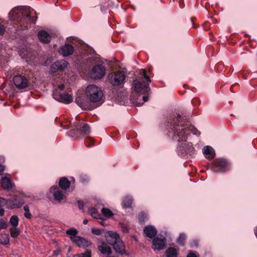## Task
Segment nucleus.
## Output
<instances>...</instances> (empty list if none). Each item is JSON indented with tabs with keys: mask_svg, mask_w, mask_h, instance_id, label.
<instances>
[{
	"mask_svg": "<svg viewBox=\"0 0 257 257\" xmlns=\"http://www.w3.org/2000/svg\"><path fill=\"white\" fill-rule=\"evenodd\" d=\"M103 231V229H100L96 228H92L91 229V232L93 234L99 235L102 233V232Z\"/></svg>",
	"mask_w": 257,
	"mask_h": 257,
	"instance_id": "nucleus-45",
	"label": "nucleus"
},
{
	"mask_svg": "<svg viewBox=\"0 0 257 257\" xmlns=\"http://www.w3.org/2000/svg\"><path fill=\"white\" fill-rule=\"evenodd\" d=\"M10 242V237L8 234H2L0 237V243L7 245Z\"/></svg>",
	"mask_w": 257,
	"mask_h": 257,
	"instance_id": "nucleus-31",
	"label": "nucleus"
},
{
	"mask_svg": "<svg viewBox=\"0 0 257 257\" xmlns=\"http://www.w3.org/2000/svg\"><path fill=\"white\" fill-rule=\"evenodd\" d=\"M61 252V249L60 248H57V249H56L53 251L52 255L54 256H57L59 254H60Z\"/></svg>",
	"mask_w": 257,
	"mask_h": 257,
	"instance_id": "nucleus-48",
	"label": "nucleus"
},
{
	"mask_svg": "<svg viewBox=\"0 0 257 257\" xmlns=\"http://www.w3.org/2000/svg\"><path fill=\"white\" fill-rule=\"evenodd\" d=\"M0 200H1V197H0Z\"/></svg>",
	"mask_w": 257,
	"mask_h": 257,
	"instance_id": "nucleus-63",
	"label": "nucleus"
},
{
	"mask_svg": "<svg viewBox=\"0 0 257 257\" xmlns=\"http://www.w3.org/2000/svg\"><path fill=\"white\" fill-rule=\"evenodd\" d=\"M245 37H249V35H248V34H245Z\"/></svg>",
	"mask_w": 257,
	"mask_h": 257,
	"instance_id": "nucleus-58",
	"label": "nucleus"
},
{
	"mask_svg": "<svg viewBox=\"0 0 257 257\" xmlns=\"http://www.w3.org/2000/svg\"><path fill=\"white\" fill-rule=\"evenodd\" d=\"M6 31V28L2 23H0V36L4 34Z\"/></svg>",
	"mask_w": 257,
	"mask_h": 257,
	"instance_id": "nucleus-47",
	"label": "nucleus"
},
{
	"mask_svg": "<svg viewBox=\"0 0 257 257\" xmlns=\"http://www.w3.org/2000/svg\"><path fill=\"white\" fill-rule=\"evenodd\" d=\"M186 239V235L184 233H181L178 239V243L180 245H184L185 244V240Z\"/></svg>",
	"mask_w": 257,
	"mask_h": 257,
	"instance_id": "nucleus-40",
	"label": "nucleus"
},
{
	"mask_svg": "<svg viewBox=\"0 0 257 257\" xmlns=\"http://www.w3.org/2000/svg\"><path fill=\"white\" fill-rule=\"evenodd\" d=\"M19 219L18 216L13 215L10 219V223L12 227H17L19 224Z\"/></svg>",
	"mask_w": 257,
	"mask_h": 257,
	"instance_id": "nucleus-30",
	"label": "nucleus"
},
{
	"mask_svg": "<svg viewBox=\"0 0 257 257\" xmlns=\"http://www.w3.org/2000/svg\"><path fill=\"white\" fill-rule=\"evenodd\" d=\"M79 180L81 183L85 184L89 182L90 179L87 175L85 174H81L80 175Z\"/></svg>",
	"mask_w": 257,
	"mask_h": 257,
	"instance_id": "nucleus-39",
	"label": "nucleus"
},
{
	"mask_svg": "<svg viewBox=\"0 0 257 257\" xmlns=\"http://www.w3.org/2000/svg\"><path fill=\"white\" fill-rule=\"evenodd\" d=\"M102 214L108 218L111 217L113 215V212L109 209L103 207L101 210Z\"/></svg>",
	"mask_w": 257,
	"mask_h": 257,
	"instance_id": "nucleus-33",
	"label": "nucleus"
},
{
	"mask_svg": "<svg viewBox=\"0 0 257 257\" xmlns=\"http://www.w3.org/2000/svg\"><path fill=\"white\" fill-rule=\"evenodd\" d=\"M76 103L83 109H91L92 108L88 104L85 103L81 98H77L75 100Z\"/></svg>",
	"mask_w": 257,
	"mask_h": 257,
	"instance_id": "nucleus-28",
	"label": "nucleus"
},
{
	"mask_svg": "<svg viewBox=\"0 0 257 257\" xmlns=\"http://www.w3.org/2000/svg\"><path fill=\"white\" fill-rule=\"evenodd\" d=\"M88 221L87 219H84L83 220V223L84 224H87L88 223Z\"/></svg>",
	"mask_w": 257,
	"mask_h": 257,
	"instance_id": "nucleus-55",
	"label": "nucleus"
},
{
	"mask_svg": "<svg viewBox=\"0 0 257 257\" xmlns=\"http://www.w3.org/2000/svg\"><path fill=\"white\" fill-rule=\"evenodd\" d=\"M177 152L178 155L186 158H193L196 154L191 143H181L178 146Z\"/></svg>",
	"mask_w": 257,
	"mask_h": 257,
	"instance_id": "nucleus-8",
	"label": "nucleus"
},
{
	"mask_svg": "<svg viewBox=\"0 0 257 257\" xmlns=\"http://www.w3.org/2000/svg\"><path fill=\"white\" fill-rule=\"evenodd\" d=\"M189 119V115H187L183 112L182 114H178L176 118L173 117L168 119L167 127L168 137L180 142H186L190 133L197 136L200 135V132L190 124Z\"/></svg>",
	"mask_w": 257,
	"mask_h": 257,
	"instance_id": "nucleus-1",
	"label": "nucleus"
},
{
	"mask_svg": "<svg viewBox=\"0 0 257 257\" xmlns=\"http://www.w3.org/2000/svg\"><path fill=\"white\" fill-rule=\"evenodd\" d=\"M85 145L87 147H91L94 144V139L90 137H87L85 139Z\"/></svg>",
	"mask_w": 257,
	"mask_h": 257,
	"instance_id": "nucleus-34",
	"label": "nucleus"
},
{
	"mask_svg": "<svg viewBox=\"0 0 257 257\" xmlns=\"http://www.w3.org/2000/svg\"><path fill=\"white\" fill-rule=\"evenodd\" d=\"M108 234L109 236L106 238L107 242L113 246L116 252L121 255L124 254L125 253V246L118 234L110 231Z\"/></svg>",
	"mask_w": 257,
	"mask_h": 257,
	"instance_id": "nucleus-4",
	"label": "nucleus"
},
{
	"mask_svg": "<svg viewBox=\"0 0 257 257\" xmlns=\"http://www.w3.org/2000/svg\"><path fill=\"white\" fill-rule=\"evenodd\" d=\"M1 185L4 189L10 190L12 189L14 184L10 178L5 177L1 180Z\"/></svg>",
	"mask_w": 257,
	"mask_h": 257,
	"instance_id": "nucleus-23",
	"label": "nucleus"
},
{
	"mask_svg": "<svg viewBox=\"0 0 257 257\" xmlns=\"http://www.w3.org/2000/svg\"><path fill=\"white\" fill-rule=\"evenodd\" d=\"M52 96L56 100L66 104L70 103L73 101V97L71 94L59 92L58 89L53 90Z\"/></svg>",
	"mask_w": 257,
	"mask_h": 257,
	"instance_id": "nucleus-11",
	"label": "nucleus"
},
{
	"mask_svg": "<svg viewBox=\"0 0 257 257\" xmlns=\"http://www.w3.org/2000/svg\"><path fill=\"white\" fill-rule=\"evenodd\" d=\"M166 239L160 238L158 237H155L152 241V248L154 250H161L165 248Z\"/></svg>",
	"mask_w": 257,
	"mask_h": 257,
	"instance_id": "nucleus-16",
	"label": "nucleus"
},
{
	"mask_svg": "<svg viewBox=\"0 0 257 257\" xmlns=\"http://www.w3.org/2000/svg\"><path fill=\"white\" fill-rule=\"evenodd\" d=\"M5 170V167L0 163V175H2Z\"/></svg>",
	"mask_w": 257,
	"mask_h": 257,
	"instance_id": "nucleus-52",
	"label": "nucleus"
},
{
	"mask_svg": "<svg viewBox=\"0 0 257 257\" xmlns=\"http://www.w3.org/2000/svg\"><path fill=\"white\" fill-rule=\"evenodd\" d=\"M50 193L52 194L54 199L60 202L64 198V195L60 191V188L57 185L52 186L50 189Z\"/></svg>",
	"mask_w": 257,
	"mask_h": 257,
	"instance_id": "nucleus-17",
	"label": "nucleus"
},
{
	"mask_svg": "<svg viewBox=\"0 0 257 257\" xmlns=\"http://www.w3.org/2000/svg\"><path fill=\"white\" fill-rule=\"evenodd\" d=\"M5 205V199L1 198V200H0V216H2L4 215L5 213V210L3 208V206Z\"/></svg>",
	"mask_w": 257,
	"mask_h": 257,
	"instance_id": "nucleus-43",
	"label": "nucleus"
},
{
	"mask_svg": "<svg viewBox=\"0 0 257 257\" xmlns=\"http://www.w3.org/2000/svg\"><path fill=\"white\" fill-rule=\"evenodd\" d=\"M36 14L30 7H25V10L15 8L9 14L11 19L18 23V28L20 30L28 29L32 24H35L37 19Z\"/></svg>",
	"mask_w": 257,
	"mask_h": 257,
	"instance_id": "nucleus-2",
	"label": "nucleus"
},
{
	"mask_svg": "<svg viewBox=\"0 0 257 257\" xmlns=\"http://www.w3.org/2000/svg\"><path fill=\"white\" fill-rule=\"evenodd\" d=\"M147 217V214L144 212H141L138 214V220H139V222L141 224L144 223Z\"/></svg>",
	"mask_w": 257,
	"mask_h": 257,
	"instance_id": "nucleus-36",
	"label": "nucleus"
},
{
	"mask_svg": "<svg viewBox=\"0 0 257 257\" xmlns=\"http://www.w3.org/2000/svg\"><path fill=\"white\" fill-rule=\"evenodd\" d=\"M25 203L23 198L18 195H14L8 199H5V205L10 209L21 208Z\"/></svg>",
	"mask_w": 257,
	"mask_h": 257,
	"instance_id": "nucleus-10",
	"label": "nucleus"
},
{
	"mask_svg": "<svg viewBox=\"0 0 257 257\" xmlns=\"http://www.w3.org/2000/svg\"><path fill=\"white\" fill-rule=\"evenodd\" d=\"M86 94L87 99L93 103L99 102L103 95L101 88L93 84L87 87Z\"/></svg>",
	"mask_w": 257,
	"mask_h": 257,
	"instance_id": "nucleus-6",
	"label": "nucleus"
},
{
	"mask_svg": "<svg viewBox=\"0 0 257 257\" xmlns=\"http://www.w3.org/2000/svg\"><path fill=\"white\" fill-rule=\"evenodd\" d=\"M179 6H180V8L183 9L185 5H184V3H180L179 4Z\"/></svg>",
	"mask_w": 257,
	"mask_h": 257,
	"instance_id": "nucleus-54",
	"label": "nucleus"
},
{
	"mask_svg": "<svg viewBox=\"0 0 257 257\" xmlns=\"http://www.w3.org/2000/svg\"><path fill=\"white\" fill-rule=\"evenodd\" d=\"M20 55L22 56V57H24V56H25V54H24V55H22V54H20Z\"/></svg>",
	"mask_w": 257,
	"mask_h": 257,
	"instance_id": "nucleus-59",
	"label": "nucleus"
},
{
	"mask_svg": "<svg viewBox=\"0 0 257 257\" xmlns=\"http://www.w3.org/2000/svg\"><path fill=\"white\" fill-rule=\"evenodd\" d=\"M120 226L123 232L125 233L128 232L129 228L124 223H120Z\"/></svg>",
	"mask_w": 257,
	"mask_h": 257,
	"instance_id": "nucleus-46",
	"label": "nucleus"
},
{
	"mask_svg": "<svg viewBox=\"0 0 257 257\" xmlns=\"http://www.w3.org/2000/svg\"><path fill=\"white\" fill-rule=\"evenodd\" d=\"M100 224H102V225H104V224H103V221H101L100 222Z\"/></svg>",
	"mask_w": 257,
	"mask_h": 257,
	"instance_id": "nucleus-60",
	"label": "nucleus"
},
{
	"mask_svg": "<svg viewBox=\"0 0 257 257\" xmlns=\"http://www.w3.org/2000/svg\"><path fill=\"white\" fill-rule=\"evenodd\" d=\"M149 94H137L136 92H133L130 98V101L132 103L136 106L142 105L145 102L149 100Z\"/></svg>",
	"mask_w": 257,
	"mask_h": 257,
	"instance_id": "nucleus-12",
	"label": "nucleus"
},
{
	"mask_svg": "<svg viewBox=\"0 0 257 257\" xmlns=\"http://www.w3.org/2000/svg\"><path fill=\"white\" fill-rule=\"evenodd\" d=\"M75 126V128L71 129L68 132V135L75 139H81L84 136L87 135L90 133V127L87 123L82 122L79 124L77 123Z\"/></svg>",
	"mask_w": 257,
	"mask_h": 257,
	"instance_id": "nucleus-5",
	"label": "nucleus"
},
{
	"mask_svg": "<svg viewBox=\"0 0 257 257\" xmlns=\"http://www.w3.org/2000/svg\"><path fill=\"white\" fill-rule=\"evenodd\" d=\"M98 249L102 254L110 255L112 253L111 248L105 242H102L101 245H99Z\"/></svg>",
	"mask_w": 257,
	"mask_h": 257,
	"instance_id": "nucleus-25",
	"label": "nucleus"
},
{
	"mask_svg": "<svg viewBox=\"0 0 257 257\" xmlns=\"http://www.w3.org/2000/svg\"><path fill=\"white\" fill-rule=\"evenodd\" d=\"M73 257H91V250L86 249L84 252L74 254Z\"/></svg>",
	"mask_w": 257,
	"mask_h": 257,
	"instance_id": "nucleus-35",
	"label": "nucleus"
},
{
	"mask_svg": "<svg viewBox=\"0 0 257 257\" xmlns=\"http://www.w3.org/2000/svg\"><path fill=\"white\" fill-rule=\"evenodd\" d=\"M87 64L88 66L92 65L97 62V57L96 56H91L86 59Z\"/></svg>",
	"mask_w": 257,
	"mask_h": 257,
	"instance_id": "nucleus-37",
	"label": "nucleus"
},
{
	"mask_svg": "<svg viewBox=\"0 0 257 257\" xmlns=\"http://www.w3.org/2000/svg\"><path fill=\"white\" fill-rule=\"evenodd\" d=\"M89 212L91 216L94 218H100V215L98 213L97 210L95 208H90Z\"/></svg>",
	"mask_w": 257,
	"mask_h": 257,
	"instance_id": "nucleus-38",
	"label": "nucleus"
},
{
	"mask_svg": "<svg viewBox=\"0 0 257 257\" xmlns=\"http://www.w3.org/2000/svg\"><path fill=\"white\" fill-rule=\"evenodd\" d=\"M66 233L69 235L70 239L72 242H73L74 239H76V237L78 236L77 235L78 233V231L75 228L72 227L69 229L67 230L66 231Z\"/></svg>",
	"mask_w": 257,
	"mask_h": 257,
	"instance_id": "nucleus-27",
	"label": "nucleus"
},
{
	"mask_svg": "<svg viewBox=\"0 0 257 257\" xmlns=\"http://www.w3.org/2000/svg\"><path fill=\"white\" fill-rule=\"evenodd\" d=\"M194 244H195V245L196 246H197V242L196 241H194Z\"/></svg>",
	"mask_w": 257,
	"mask_h": 257,
	"instance_id": "nucleus-57",
	"label": "nucleus"
},
{
	"mask_svg": "<svg viewBox=\"0 0 257 257\" xmlns=\"http://www.w3.org/2000/svg\"><path fill=\"white\" fill-rule=\"evenodd\" d=\"M107 78L108 81L112 85L120 86L124 83L125 75L123 72L117 71L109 74Z\"/></svg>",
	"mask_w": 257,
	"mask_h": 257,
	"instance_id": "nucleus-9",
	"label": "nucleus"
},
{
	"mask_svg": "<svg viewBox=\"0 0 257 257\" xmlns=\"http://www.w3.org/2000/svg\"><path fill=\"white\" fill-rule=\"evenodd\" d=\"M74 50L73 46L68 44H65L64 45L60 47L59 52L63 56L66 57L72 55L74 52Z\"/></svg>",
	"mask_w": 257,
	"mask_h": 257,
	"instance_id": "nucleus-18",
	"label": "nucleus"
},
{
	"mask_svg": "<svg viewBox=\"0 0 257 257\" xmlns=\"http://www.w3.org/2000/svg\"><path fill=\"white\" fill-rule=\"evenodd\" d=\"M68 63L64 60H57L51 66L53 72L63 71L67 67Z\"/></svg>",
	"mask_w": 257,
	"mask_h": 257,
	"instance_id": "nucleus-15",
	"label": "nucleus"
},
{
	"mask_svg": "<svg viewBox=\"0 0 257 257\" xmlns=\"http://www.w3.org/2000/svg\"><path fill=\"white\" fill-rule=\"evenodd\" d=\"M232 88H233V86L232 85V86L230 87V91H232V92H233V89H232Z\"/></svg>",
	"mask_w": 257,
	"mask_h": 257,
	"instance_id": "nucleus-56",
	"label": "nucleus"
},
{
	"mask_svg": "<svg viewBox=\"0 0 257 257\" xmlns=\"http://www.w3.org/2000/svg\"><path fill=\"white\" fill-rule=\"evenodd\" d=\"M141 76L136 78L132 83V89L133 92L137 94H150L151 88L149 86V83L151 82L150 77L147 75V71L143 69Z\"/></svg>",
	"mask_w": 257,
	"mask_h": 257,
	"instance_id": "nucleus-3",
	"label": "nucleus"
},
{
	"mask_svg": "<svg viewBox=\"0 0 257 257\" xmlns=\"http://www.w3.org/2000/svg\"><path fill=\"white\" fill-rule=\"evenodd\" d=\"M9 224L4 218L0 219V230L7 228Z\"/></svg>",
	"mask_w": 257,
	"mask_h": 257,
	"instance_id": "nucleus-42",
	"label": "nucleus"
},
{
	"mask_svg": "<svg viewBox=\"0 0 257 257\" xmlns=\"http://www.w3.org/2000/svg\"><path fill=\"white\" fill-rule=\"evenodd\" d=\"M40 41L42 43L47 44L49 43L51 40V36L46 31H41L39 32L38 35Z\"/></svg>",
	"mask_w": 257,
	"mask_h": 257,
	"instance_id": "nucleus-20",
	"label": "nucleus"
},
{
	"mask_svg": "<svg viewBox=\"0 0 257 257\" xmlns=\"http://www.w3.org/2000/svg\"><path fill=\"white\" fill-rule=\"evenodd\" d=\"M106 69L102 64L94 66L92 69L90 76L92 78L95 80L101 79L105 74Z\"/></svg>",
	"mask_w": 257,
	"mask_h": 257,
	"instance_id": "nucleus-14",
	"label": "nucleus"
},
{
	"mask_svg": "<svg viewBox=\"0 0 257 257\" xmlns=\"http://www.w3.org/2000/svg\"><path fill=\"white\" fill-rule=\"evenodd\" d=\"M70 182L65 177L61 178L59 182V186L62 190H66L69 188Z\"/></svg>",
	"mask_w": 257,
	"mask_h": 257,
	"instance_id": "nucleus-26",
	"label": "nucleus"
},
{
	"mask_svg": "<svg viewBox=\"0 0 257 257\" xmlns=\"http://www.w3.org/2000/svg\"><path fill=\"white\" fill-rule=\"evenodd\" d=\"M13 82L16 87L19 89H24L30 86L29 81L26 77L20 74L14 77Z\"/></svg>",
	"mask_w": 257,
	"mask_h": 257,
	"instance_id": "nucleus-13",
	"label": "nucleus"
},
{
	"mask_svg": "<svg viewBox=\"0 0 257 257\" xmlns=\"http://www.w3.org/2000/svg\"><path fill=\"white\" fill-rule=\"evenodd\" d=\"M230 163L225 159L217 158L212 163V170L215 173H224L230 170Z\"/></svg>",
	"mask_w": 257,
	"mask_h": 257,
	"instance_id": "nucleus-7",
	"label": "nucleus"
},
{
	"mask_svg": "<svg viewBox=\"0 0 257 257\" xmlns=\"http://www.w3.org/2000/svg\"><path fill=\"white\" fill-rule=\"evenodd\" d=\"M255 235L257 236V232H256V230H255Z\"/></svg>",
	"mask_w": 257,
	"mask_h": 257,
	"instance_id": "nucleus-61",
	"label": "nucleus"
},
{
	"mask_svg": "<svg viewBox=\"0 0 257 257\" xmlns=\"http://www.w3.org/2000/svg\"><path fill=\"white\" fill-rule=\"evenodd\" d=\"M166 257H177L178 252L174 247H169L165 252Z\"/></svg>",
	"mask_w": 257,
	"mask_h": 257,
	"instance_id": "nucleus-29",
	"label": "nucleus"
},
{
	"mask_svg": "<svg viewBox=\"0 0 257 257\" xmlns=\"http://www.w3.org/2000/svg\"><path fill=\"white\" fill-rule=\"evenodd\" d=\"M202 151L205 157L208 159H212L215 156V151L211 146L204 147Z\"/></svg>",
	"mask_w": 257,
	"mask_h": 257,
	"instance_id": "nucleus-22",
	"label": "nucleus"
},
{
	"mask_svg": "<svg viewBox=\"0 0 257 257\" xmlns=\"http://www.w3.org/2000/svg\"><path fill=\"white\" fill-rule=\"evenodd\" d=\"M64 87H65V86H64V84H61L58 87V88L57 89H58L59 90V92H61L64 90Z\"/></svg>",
	"mask_w": 257,
	"mask_h": 257,
	"instance_id": "nucleus-50",
	"label": "nucleus"
},
{
	"mask_svg": "<svg viewBox=\"0 0 257 257\" xmlns=\"http://www.w3.org/2000/svg\"><path fill=\"white\" fill-rule=\"evenodd\" d=\"M61 127H63V124H62V123H61Z\"/></svg>",
	"mask_w": 257,
	"mask_h": 257,
	"instance_id": "nucleus-62",
	"label": "nucleus"
},
{
	"mask_svg": "<svg viewBox=\"0 0 257 257\" xmlns=\"http://www.w3.org/2000/svg\"><path fill=\"white\" fill-rule=\"evenodd\" d=\"M192 104L193 106H199L200 104L201 100L198 97H195L192 99L191 101Z\"/></svg>",
	"mask_w": 257,
	"mask_h": 257,
	"instance_id": "nucleus-44",
	"label": "nucleus"
},
{
	"mask_svg": "<svg viewBox=\"0 0 257 257\" xmlns=\"http://www.w3.org/2000/svg\"><path fill=\"white\" fill-rule=\"evenodd\" d=\"M134 201V199L132 196H125L122 201V206L123 208H131Z\"/></svg>",
	"mask_w": 257,
	"mask_h": 257,
	"instance_id": "nucleus-24",
	"label": "nucleus"
},
{
	"mask_svg": "<svg viewBox=\"0 0 257 257\" xmlns=\"http://www.w3.org/2000/svg\"><path fill=\"white\" fill-rule=\"evenodd\" d=\"M24 210L25 211L24 216L28 219H31L32 218V214L30 212L29 207L28 205H25L24 206Z\"/></svg>",
	"mask_w": 257,
	"mask_h": 257,
	"instance_id": "nucleus-41",
	"label": "nucleus"
},
{
	"mask_svg": "<svg viewBox=\"0 0 257 257\" xmlns=\"http://www.w3.org/2000/svg\"><path fill=\"white\" fill-rule=\"evenodd\" d=\"M187 257H197V255L195 253L190 251L188 253Z\"/></svg>",
	"mask_w": 257,
	"mask_h": 257,
	"instance_id": "nucleus-51",
	"label": "nucleus"
},
{
	"mask_svg": "<svg viewBox=\"0 0 257 257\" xmlns=\"http://www.w3.org/2000/svg\"><path fill=\"white\" fill-rule=\"evenodd\" d=\"M10 230L11 235L13 238L17 237L20 233V230L18 227H12Z\"/></svg>",
	"mask_w": 257,
	"mask_h": 257,
	"instance_id": "nucleus-32",
	"label": "nucleus"
},
{
	"mask_svg": "<svg viewBox=\"0 0 257 257\" xmlns=\"http://www.w3.org/2000/svg\"><path fill=\"white\" fill-rule=\"evenodd\" d=\"M144 232L147 237L153 238L156 235L157 231L154 226L148 225L144 228Z\"/></svg>",
	"mask_w": 257,
	"mask_h": 257,
	"instance_id": "nucleus-21",
	"label": "nucleus"
},
{
	"mask_svg": "<svg viewBox=\"0 0 257 257\" xmlns=\"http://www.w3.org/2000/svg\"><path fill=\"white\" fill-rule=\"evenodd\" d=\"M194 19H195V18H193V17H192L191 18L190 20L191 21V22H192V25H193V27L196 28V27L194 26Z\"/></svg>",
	"mask_w": 257,
	"mask_h": 257,
	"instance_id": "nucleus-53",
	"label": "nucleus"
},
{
	"mask_svg": "<svg viewBox=\"0 0 257 257\" xmlns=\"http://www.w3.org/2000/svg\"><path fill=\"white\" fill-rule=\"evenodd\" d=\"M78 207L79 209H83L84 207V203L82 200H78L77 201Z\"/></svg>",
	"mask_w": 257,
	"mask_h": 257,
	"instance_id": "nucleus-49",
	"label": "nucleus"
},
{
	"mask_svg": "<svg viewBox=\"0 0 257 257\" xmlns=\"http://www.w3.org/2000/svg\"><path fill=\"white\" fill-rule=\"evenodd\" d=\"M73 242H74L77 246L82 248L87 247L91 244L90 241L79 236L76 237V239H74V241Z\"/></svg>",
	"mask_w": 257,
	"mask_h": 257,
	"instance_id": "nucleus-19",
	"label": "nucleus"
}]
</instances>
